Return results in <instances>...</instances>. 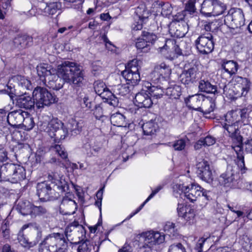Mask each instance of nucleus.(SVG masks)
<instances>
[{
  "label": "nucleus",
  "mask_w": 252,
  "mask_h": 252,
  "mask_svg": "<svg viewBox=\"0 0 252 252\" xmlns=\"http://www.w3.org/2000/svg\"><path fill=\"white\" fill-rule=\"evenodd\" d=\"M138 18L137 22L132 25V28L133 31L141 30L143 27V23L146 22L149 17L150 13L145 4H142L138 6L135 11Z\"/></svg>",
  "instance_id": "6ab92c4d"
},
{
  "label": "nucleus",
  "mask_w": 252,
  "mask_h": 252,
  "mask_svg": "<svg viewBox=\"0 0 252 252\" xmlns=\"http://www.w3.org/2000/svg\"><path fill=\"white\" fill-rule=\"evenodd\" d=\"M163 229L166 234L172 238H176L179 234L178 230L176 228L175 224L171 222H166Z\"/></svg>",
  "instance_id": "a18cd8bd"
},
{
  "label": "nucleus",
  "mask_w": 252,
  "mask_h": 252,
  "mask_svg": "<svg viewBox=\"0 0 252 252\" xmlns=\"http://www.w3.org/2000/svg\"><path fill=\"white\" fill-rule=\"evenodd\" d=\"M26 111L21 110L14 111L9 113L7 116V121L9 124L13 126H16L22 123Z\"/></svg>",
  "instance_id": "a878e982"
},
{
  "label": "nucleus",
  "mask_w": 252,
  "mask_h": 252,
  "mask_svg": "<svg viewBox=\"0 0 252 252\" xmlns=\"http://www.w3.org/2000/svg\"><path fill=\"white\" fill-rule=\"evenodd\" d=\"M195 43L197 50L202 54H208L214 50V43L212 35L210 33L207 36H199L195 40Z\"/></svg>",
  "instance_id": "f3484780"
},
{
  "label": "nucleus",
  "mask_w": 252,
  "mask_h": 252,
  "mask_svg": "<svg viewBox=\"0 0 252 252\" xmlns=\"http://www.w3.org/2000/svg\"><path fill=\"white\" fill-rule=\"evenodd\" d=\"M85 230L84 227L79 222L74 220L70 223L65 228L64 237L65 239L69 241L70 243L76 245L82 240L85 236Z\"/></svg>",
  "instance_id": "1a4fd4ad"
},
{
  "label": "nucleus",
  "mask_w": 252,
  "mask_h": 252,
  "mask_svg": "<svg viewBox=\"0 0 252 252\" xmlns=\"http://www.w3.org/2000/svg\"><path fill=\"white\" fill-rule=\"evenodd\" d=\"M134 88V86L127 82L125 84H120L117 86L116 93L122 96L126 95L133 91Z\"/></svg>",
  "instance_id": "c03bdc74"
},
{
  "label": "nucleus",
  "mask_w": 252,
  "mask_h": 252,
  "mask_svg": "<svg viewBox=\"0 0 252 252\" xmlns=\"http://www.w3.org/2000/svg\"><path fill=\"white\" fill-rule=\"evenodd\" d=\"M61 7V4L59 2H53L50 4L45 8L46 12L50 15L55 14L57 10H59Z\"/></svg>",
  "instance_id": "bf43d9fd"
},
{
  "label": "nucleus",
  "mask_w": 252,
  "mask_h": 252,
  "mask_svg": "<svg viewBox=\"0 0 252 252\" xmlns=\"http://www.w3.org/2000/svg\"><path fill=\"white\" fill-rule=\"evenodd\" d=\"M227 118L229 122L234 121L240 124L247 125L252 119V108L248 106L243 108H238L228 112Z\"/></svg>",
  "instance_id": "f8f14e48"
},
{
  "label": "nucleus",
  "mask_w": 252,
  "mask_h": 252,
  "mask_svg": "<svg viewBox=\"0 0 252 252\" xmlns=\"http://www.w3.org/2000/svg\"><path fill=\"white\" fill-rule=\"evenodd\" d=\"M74 189L76 191V195L78 198V203L80 204H84L85 203V198H84V192L83 191L82 188L77 186L74 184H72ZM73 195L68 192L66 194L65 196L63 198L62 200V204H66L71 202H72L75 205H77V203L75 202V200H73Z\"/></svg>",
  "instance_id": "393cba45"
},
{
  "label": "nucleus",
  "mask_w": 252,
  "mask_h": 252,
  "mask_svg": "<svg viewBox=\"0 0 252 252\" xmlns=\"http://www.w3.org/2000/svg\"><path fill=\"white\" fill-rule=\"evenodd\" d=\"M77 247L78 252H98L99 245L96 243H91L89 241H85L82 243L79 242Z\"/></svg>",
  "instance_id": "c9c22d12"
},
{
  "label": "nucleus",
  "mask_w": 252,
  "mask_h": 252,
  "mask_svg": "<svg viewBox=\"0 0 252 252\" xmlns=\"http://www.w3.org/2000/svg\"><path fill=\"white\" fill-rule=\"evenodd\" d=\"M205 242V239L203 236L200 238L194 248L193 250H191V252H202V248Z\"/></svg>",
  "instance_id": "e2e57ef3"
},
{
  "label": "nucleus",
  "mask_w": 252,
  "mask_h": 252,
  "mask_svg": "<svg viewBox=\"0 0 252 252\" xmlns=\"http://www.w3.org/2000/svg\"><path fill=\"white\" fill-rule=\"evenodd\" d=\"M135 103L139 107L150 108L153 102L148 91L142 90L135 96Z\"/></svg>",
  "instance_id": "4be33fe9"
},
{
  "label": "nucleus",
  "mask_w": 252,
  "mask_h": 252,
  "mask_svg": "<svg viewBox=\"0 0 252 252\" xmlns=\"http://www.w3.org/2000/svg\"><path fill=\"white\" fill-rule=\"evenodd\" d=\"M216 104L214 99L203 96L199 111L204 115L210 114L214 110Z\"/></svg>",
  "instance_id": "2f4dec72"
},
{
  "label": "nucleus",
  "mask_w": 252,
  "mask_h": 252,
  "mask_svg": "<svg viewBox=\"0 0 252 252\" xmlns=\"http://www.w3.org/2000/svg\"><path fill=\"white\" fill-rule=\"evenodd\" d=\"M202 0H189L186 6V10L190 14L194 13L197 7H200Z\"/></svg>",
  "instance_id": "864d4df0"
},
{
  "label": "nucleus",
  "mask_w": 252,
  "mask_h": 252,
  "mask_svg": "<svg viewBox=\"0 0 252 252\" xmlns=\"http://www.w3.org/2000/svg\"><path fill=\"white\" fill-rule=\"evenodd\" d=\"M197 172L202 180L207 182H210L213 180L212 171L207 161H202L198 164Z\"/></svg>",
  "instance_id": "5701e85b"
},
{
  "label": "nucleus",
  "mask_w": 252,
  "mask_h": 252,
  "mask_svg": "<svg viewBox=\"0 0 252 252\" xmlns=\"http://www.w3.org/2000/svg\"><path fill=\"white\" fill-rule=\"evenodd\" d=\"M13 79L17 81L18 85L23 89L30 90L31 88L32 84L31 81L24 76L21 75L15 76L13 78Z\"/></svg>",
  "instance_id": "603ef678"
},
{
  "label": "nucleus",
  "mask_w": 252,
  "mask_h": 252,
  "mask_svg": "<svg viewBox=\"0 0 252 252\" xmlns=\"http://www.w3.org/2000/svg\"><path fill=\"white\" fill-rule=\"evenodd\" d=\"M146 87L148 89V92L150 95L151 97H153L156 98H160L164 93L163 89L158 86H151V84L147 83Z\"/></svg>",
  "instance_id": "37998d69"
},
{
  "label": "nucleus",
  "mask_w": 252,
  "mask_h": 252,
  "mask_svg": "<svg viewBox=\"0 0 252 252\" xmlns=\"http://www.w3.org/2000/svg\"><path fill=\"white\" fill-rule=\"evenodd\" d=\"M141 62L137 59L129 61L126 66V69L123 71L122 74L124 78L130 84L133 86L137 85L140 81V63Z\"/></svg>",
  "instance_id": "9d476101"
},
{
  "label": "nucleus",
  "mask_w": 252,
  "mask_h": 252,
  "mask_svg": "<svg viewBox=\"0 0 252 252\" xmlns=\"http://www.w3.org/2000/svg\"><path fill=\"white\" fill-rule=\"evenodd\" d=\"M141 36L143 37L148 43L150 44V47H151L157 39V36L155 34L146 31L142 32Z\"/></svg>",
  "instance_id": "4d7b16f0"
},
{
  "label": "nucleus",
  "mask_w": 252,
  "mask_h": 252,
  "mask_svg": "<svg viewBox=\"0 0 252 252\" xmlns=\"http://www.w3.org/2000/svg\"><path fill=\"white\" fill-rule=\"evenodd\" d=\"M158 126L155 120H151L142 126L143 133L145 135H152L155 134L158 129Z\"/></svg>",
  "instance_id": "58836bf2"
},
{
  "label": "nucleus",
  "mask_w": 252,
  "mask_h": 252,
  "mask_svg": "<svg viewBox=\"0 0 252 252\" xmlns=\"http://www.w3.org/2000/svg\"><path fill=\"white\" fill-rule=\"evenodd\" d=\"M225 24L231 26L232 29L238 28L245 24L244 15L240 8L230 9L224 17Z\"/></svg>",
  "instance_id": "4468645a"
},
{
  "label": "nucleus",
  "mask_w": 252,
  "mask_h": 252,
  "mask_svg": "<svg viewBox=\"0 0 252 252\" xmlns=\"http://www.w3.org/2000/svg\"><path fill=\"white\" fill-rule=\"evenodd\" d=\"M26 115H24L22 125L24 129L29 131L33 128L35 123L32 117L27 112H26Z\"/></svg>",
  "instance_id": "49530a36"
},
{
  "label": "nucleus",
  "mask_w": 252,
  "mask_h": 252,
  "mask_svg": "<svg viewBox=\"0 0 252 252\" xmlns=\"http://www.w3.org/2000/svg\"><path fill=\"white\" fill-rule=\"evenodd\" d=\"M102 38L105 43L106 48L111 52H115L116 51V47L113 45L111 41L108 39L107 36L105 35H103Z\"/></svg>",
  "instance_id": "69168bd1"
},
{
  "label": "nucleus",
  "mask_w": 252,
  "mask_h": 252,
  "mask_svg": "<svg viewBox=\"0 0 252 252\" xmlns=\"http://www.w3.org/2000/svg\"><path fill=\"white\" fill-rule=\"evenodd\" d=\"M32 41V36L27 34H24L16 37L13 40V43L17 47L20 46L22 48H25L31 45Z\"/></svg>",
  "instance_id": "4c0bfd02"
},
{
  "label": "nucleus",
  "mask_w": 252,
  "mask_h": 252,
  "mask_svg": "<svg viewBox=\"0 0 252 252\" xmlns=\"http://www.w3.org/2000/svg\"><path fill=\"white\" fill-rule=\"evenodd\" d=\"M45 126H43V130L51 138H54L56 142L64 139L67 135V129L63 126V123L57 119L51 120L44 128Z\"/></svg>",
  "instance_id": "6e6552de"
},
{
  "label": "nucleus",
  "mask_w": 252,
  "mask_h": 252,
  "mask_svg": "<svg viewBox=\"0 0 252 252\" xmlns=\"http://www.w3.org/2000/svg\"><path fill=\"white\" fill-rule=\"evenodd\" d=\"M193 206H180V207L177 208L178 215L180 217L183 218L189 223L193 222L195 216Z\"/></svg>",
  "instance_id": "cd10ccee"
},
{
  "label": "nucleus",
  "mask_w": 252,
  "mask_h": 252,
  "mask_svg": "<svg viewBox=\"0 0 252 252\" xmlns=\"http://www.w3.org/2000/svg\"><path fill=\"white\" fill-rule=\"evenodd\" d=\"M139 247L145 251H151L165 241V235L158 231L150 230L139 234Z\"/></svg>",
  "instance_id": "39448f33"
},
{
  "label": "nucleus",
  "mask_w": 252,
  "mask_h": 252,
  "mask_svg": "<svg viewBox=\"0 0 252 252\" xmlns=\"http://www.w3.org/2000/svg\"><path fill=\"white\" fill-rule=\"evenodd\" d=\"M234 81L237 83L234 87L235 89H239L238 96H246L250 89L251 82L246 78L236 76L234 78Z\"/></svg>",
  "instance_id": "b1692460"
},
{
  "label": "nucleus",
  "mask_w": 252,
  "mask_h": 252,
  "mask_svg": "<svg viewBox=\"0 0 252 252\" xmlns=\"http://www.w3.org/2000/svg\"><path fill=\"white\" fill-rule=\"evenodd\" d=\"M199 71L197 64L193 63L189 67L185 66L184 70L179 76L180 81L185 85L193 83L199 78Z\"/></svg>",
  "instance_id": "dca6fc26"
},
{
  "label": "nucleus",
  "mask_w": 252,
  "mask_h": 252,
  "mask_svg": "<svg viewBox=\"0 0 252 252\" xmlns=\"http://www.w3.org/2000/svg\"><path fill=\"white\" fill-rule=\"evenodd\" d=\"M135 46L138 50L144 53L149 52L151 49L150 44L148 43L141 36L136 39Z\"/></svg>",
  "instance_id": "09e8293b"
},
{
  "label": "nucleus",
  "mask_w": 252,
  "mask_h": 252,
  "mask_svg": "<svg viewBox=\"0 0 252 252\" xmlns=\"http://www.w3.org/2000/svg\"><path fill=\"white\" fill-rule=\"evenodd\" d=\"M159 49L163 56L170 60H173L182 54L181 50L173 39H167L164 46L159 47Z\"/></svg>",
  "instance_id": "2eb2a0df"
},
{
  "label": "nucleus",
  "mask_w": 252,
  "mask_h": 252,
  "mask_svg": "<svg viewBox=\"0 0 252 252\" xmlns=\"http://www.w3.org/2000/svg\"><path fill=\"white\" fill-rule=\"evenodd\" d=\"M168 252H187L185 247L180 243L174 244L169 247Z\"/></svg>",
  "instance_id": "052dcab7"
},
{
  "label": "nucleus",
  "mask_w": 252,
  "mask_h": 252,
  "mask_svg": "<svg viewBox=\"0 0 252 252\" xmlns=\"http://www.w3.org/2000/svg\"><path fill=\"white\" fill-rule=\"evenodd\" d=\"M67 247V243L63 233H53L40 244L39 252H63Z\"/></svg>",
  "instance_id": "7ed1b4c3"
},
{
  "label": "nucleus",
  "mask_w": 252,
  "mask_h": 252,
  "mask_svg": "<svg viewBox=\"0 0 252 252\" xmlns=\"http://www.w3.org/2000/svg\"><path fill=\"white\" fill-rule=\"evenodd\" d=\"M203 237L205 239L206 242L210 243V244L215 243L220 240V237L219 236H216L213 234H205L203 235Z\"/></svg>",
  "instance_id": "680f3d73"
},
{
  "label": "nucleus",
  "mask_w": 252,
  "mask_h": 252,
  "mask_svg": "<svg viewBox=\"0 0 252 252\" xmlns=\"http://www.w3.org/2000/svg\"><path fill=\"white\" fill-rule=\"evenodd\" d=\"M37 73L43 84L55 90L61 89L64 82L80 86L84 80V73L80 65L75 62L64 61L57 69L46 63L36 67Z\"/></svg>",
  "instance_id": "f257e3e1"
},
{
  "label": "nucleus",
  "mask_w": 252,
  "mask_h": 252,
  "mask_svg": "<svg viewBox=\"0 0 252 252\" xmlns=\"http://www.w3.org/2000/svg\"><path fill=\"white\" fill-rule=\"evenodd\" d=\"M48 179L54 184L61 192H65L68 189V185L65 180L63 175H61L57 172H51L48 174Z\"/></svg>",
  "instance_id": "412c9836"
},
{
  "label": "nucleus",
  "mask_w": 252,
  "mask_h": 252,
  "mask_svg": "<svg viewBox=\"0 0 252 252\" xmlns=\"http://www.w3.org/2000/svg\"><path fill=\"white\" fill-rule=\"evenodd\" d=\"M171 73V69L168 65L164 63L157 64L151 74L152 79L155 82H158L161 79L165 80L169 78Z\"/></svg>",
  "instance_id": "a211bd4d"
},
{
  "label": "nucleus",
  "mask_w": 252,
  "mask_h": 252,
  "mask_svg": "<svg viewBox=\"0 0 252 252\" xmlns=\"http://www.w3.org/2000/svg\"><path fill=\"white\" fill-rule=\"evenodd\" d=\"M101 148V143L95 139L91 140L89 143L84 145V149L88 157L95 156L100 151Z\"/></svg>",
  "instance_id": "c85d7f7f"
},
{
  "label": "nucleus",
  "mask_w": 252,
  "mask_h": 252,
  "mask_svg": "<svg viewBox=\"0 0 252 252\" xmlns=\"http://www.w3.org/2000/svg\"><path fill=\"white\" fill-rule=\"evenodd\" d=\"M51 191V187L46 182L39 183L37 185V194L40 200L45 202L50 199L49 194Z\"/></svg>",
  "instance_id": "bb28decb"
},
{
  "label": "nucleus",
  "mask_w": 252,
  "mask_h": 252,
  "mask_svg": "<svg viewBox=\"0 0 252 252\" xmlns=\"http://www.w3.org/2000/svg\"><path fill=\"white\" fill-rule=\"evenodd\" d=\"M189 141V139L186 137L181 138L175 140L172 143V147L174 148L175 151H183L185 149Z\"/></svg>",
  "instance_id": "de8ad7c7"
},
{
  "label": "nucleus",
  "mask_w": 252,
  "mask_h": 252,
  "mask_svg": "<svg viewBox=\"0 0 252 252\" xmlns=\"http://www.w3.org/2000/svg\"><path fill=\"white\" fill-rule=\"evenodd\" d=\"M219 90H221V93H223L225 94L226 97L231 99L235 97V95L236 96H238V94L239 93V90L236 91V93H235V91L231 88H230L229 86H224L222 89H219Z\"/></svg>",
  "instance_id": "6e6d98bb"
},
{
  "label": "nucleus",
  "mask_w": 252,
  "mask_h": 252,
  "mask_svg": "<svg viewBox=\"0 0 252 252\" xmlns=\"http://www.w3.org/2000/svg\"><path fill=\"white\" fill-rule=\"evenodd\" d=\"M174 189H177L190 202H194L198 197H202L203 199L209 200L210 199L209 191L202 188L196 183H190L189 184L183 183L177 184L174 187Z\"/></svg>",
  "instance_id": "20e7f679"
},
{
  "label": "nucleus",
  "mask_w": 252,
  "mask_h": 252,
  "mask_svg": "<svg viewBox=\"0 0 252 252\" xmlns=\"http://www.w3.org/2000/svg\"><path fill=\"white\" fill-rule=\"evenodd\" d=\"M225 121L221 123L223 128L227 132L232 141L231 147L235 152L237 157V164L242 169L245 168L244 156L242 146V137L240 134L239 122H229L227 120V114L225 116Z\"/></svg>",
  "instance_id": "f03ea898"
},
{
  "label": "nucleus",
  "mask_w": 252,
  "mask_h": 252,
  "mask_svg": "<svg viewBox=\"0 0 252 252\" xmlns=\"http://www.w3.org/2000/svg\"><path fill=\"white\" fill-rule=\"evenodd\" d=\"M17 105L19 107L27 110L34 109L35 101L33 98L26 95H21L17 100Z\"/></svg>",
  "instance_id": "7c9ffc66"
},
{
  "label": "nucleus",
  "mask_w": 252,
  "mask_h": 252,
  "mask_svg": "<svg viewBox=\"0 0 252 252\" xmlns=\"http://www.w3.org/2000/svg\"><path fill=\"white\" fill-rule=\"evenodd\" d=\"M222 68L229 75L235 74L238 70V64L233 61H224L221 65Z\"/></svg>",
  "instance_id": "a19ab883"
},
{
  "label": "nucleus",
  "mask_w": 252,
  "mask_h": 252,
  "mask_svg": "<svg viewBox=\"0 0 252 252\" xmlns=\"http://www.w3.org/2000/svg\"><path fill=\"white\" fill-rule=\"evenodd\" d=\"M188 31L189 26L185 22H173L169 27V31L171 35L177 38L184 37Z\"/></svg>",
  "instance_id": "aec40b11"
},
{
  "label": "nucleus",
  "mask_w": 252,
  "mask_h": 252,
  "mask_svg": "<svg viewBox=\"0 0 252 252\" xmlns=\"http://www.w3.org/2000/svg\"><path fill=\"white\" fill-rule=\"evenodd\" d=\"M15 209L22 215L25 216L31 215L32 217L38 214L40 210V206H16Z\"/></svg>",
  "instance_id": "72a5a7b5"
},
{
  "label": "nucleus",
  "mask_w": 252,
  "mask_h": 252,
  "mask_svg": "<svg viewBox=\"0 0 252 252\" xmlns=\"http://www.w3.org/2000/svg\"><path fill=\"white\" fill-rule=\"evenodd\" d=\"M165 93L171 98L177 99L181 94V88L178 85H171L166 89Z\"/></svg>",
  "instance_id": "79ce46f5"
},
{
  "label": "nucleus",
  "mask_w": 252,
  "mask_h": 252,
  "mask_svg": "<svg viewBox=\"0 0 252 252\" xmlns=\"http://www.w3.org/2000/svg\"><path fill=\"white\" fill-rule=\"evenodd\" d=\"M103 107L102 104H98L95 106L94 114L97 119H99L103 116Z\"/></svg>",
  "instance_id": "0e129e2a"
},
{
  "label": "nucleus",
  "mask_w": 252,
  "mask_h": 252,
  "mask_svg": "<svg viewBox=\"0 0 252 252\" xmlns=\"http://www.w3.org/2000/svg\"><path fill=\"white\" fill-rule=\"evenodd\" d=\"M15 164L6 163L2 165L0 168V179L1 180L10 182V178L14 170Z\"/></svg>",
  "instance_id": "473e14b6"
},
{
  "label": "nucleus",
  "mask_w": 252,
  "mask_h": 252,
  "mask_svg": "<svg viewBox=\"0 0 252 252\" xmlns=\"http://www.w3.org/2000/svg\"><path fill=\"white\" fill-rule=\"evenodd\" d=\"M237 161V159L236 160L237 166H228L226 171L219 177L218 181L221 186L229 188L235 187L240 178L239 170H241L242 174L246 172V167L245 166V168L242 169L239 167Z\"/></svg>",
  "instance_id": "423d86ee"
},
{
  "label": "nucleus",
  "mask_w": 252,
  "mask_h": 252,
  "mask_svg": "<svg viewBox=\"0 0 252 252\" xmlns=\"http://www.w3.org/2000/svg\"><path fill=\"white\" fill-rule=\"evenodd\" d=\"M53 150L57 153L62 159L66 160L67 159V153L65 151L63 146L61 145L56 144L52 147Z\"/></svg>",
  "instance_id": "13d9d810"
},
{
  "label": "nucleus",
  "mask_w": 252,
  "mask_h": 252,
  "mask_svg": "<svg viewBox=\"0 0 252 252\" xmlns=\"http://www.w3.org/2000/svg\"><path fill=\"white\" fill-rule=\"evenodd\" d=\"M17 239L19 242L23 247L28 249L34 247L37 243L35 241L29 242L28 239L26 237L22 231L19 232L17 236Z\"/></svg>",
  "instance_id": "8fccbe9b"
},
{
  "label": "nucleus",
  "mask_w": 252,
  "mask_h": 252,
  "mask_svg": "<svg viewBox=\"0 0 252 252\" xmlns=\"http://www.w3.org/2000/svg\"><path fill=\"white\" fill-rule=\"evenodd\" d=\"M83 122L81 121L78 122L75 120H71L69 124L68 128L70 131L74 134L79 133L81 130Z\"/></svg>",
  "instance_id": "5fc2aeb1"
},
{
  "label": "nucleus",
  "mask_w": 252,
  "mask_h": 252,
  "mask_svg": "<svg viewBox=\"0 0 252 252\" xmlns=\"http://www.w3.org/2000/svg\"><path fill=\"white\" fill-rule=\"evenodd\" d=\"M32 97L35 101L37 109L41 110L45 106H50L57 101V98L46 88L37 87L32 92Z\"/></svg>",
  "instance_id": "0eeeda50"
},
{
  "label": "nucleus",
  "mask_w": 252,
  "mask_h": 252,
  "mask_svg": "<svg viewBox=\"0 0 252 252\" xmlns=\"http://www.w3.org/2000/svg\"><path fill=\"white\" fill-rule=\"evenodd\" d=\"M204 146H210L214 144L216 142L215 138L211 136H207L205 138L202 139Z\"/></svg>",
  "instance_id": "338daca9"
},
{
  "label": "nucleus",
  "mask_w": 252,
  "mask_h": 252,
  "mask_svg": "<svg viewBox=\"0 0 252 252\" xmlns=\"http://www.w3.org/2000/svg\"><path fill=\"white\" fill-rule=\"evenodd\" d=\"M158 11L163 17L170 16L172 11V7L171 4L168 3H161L158 7Z\"/></svg>",
  "instance_id": "3c124183"
},
{
  "label": "nucleus",
  "mask_w": 252,
  "mask_h": 252,
  "mask_svg": "<svg viewBox=\"0 0 252 252\" xmlns=\"http://www.w3.org/2000/svg\"><path fill=\"white\" fill-rule=\"evenodd\" d=\"M14 168L12 173L10 182L12 183H17L23 180L26 178V171L25 168L18 164H15Z\"/></svg>",
  "instance_id": "f704fd0d"
},
{
  "label": "nucleus",
  "mask_w": 252,
  "mask_h": 252,
  "mask_svg": "<svg viewBox=\"0 0 252 252\" xmlns=\"http://www.w3.org/2000/svg\"><path fill=\"white\" fill-rule=\"evenodd\" d=\"M201 13L206 16H218L226 10L225 5L219 0H204L201 1Z\"/></svg>",
  "instance_id": "9b49d317"
},
{
  "label": "nucleus",
  "mask_w": 252,
  "mask_h": 252,
  "mask_svg": "<svg viewBox=\"0 0 252 252\" xmlns=\"http://www.w3.org/2000/svg\"><path fill=\"white\" fill-rule=\"evenodd\" d=\"M94 89L96 94L99 95L104 102H107L113 107L117 106L119 101L117 97L106 87L105 84L100 80L96 81L94 83Z\"/></svg>",
  "instance_id": "ddd939ff"
},
{
  "label": "nucleus",
  "mask_w": 252,
  "mask_h": 252,
  "mask_svg": "<svg viewBox=\"0 0 252 252\" xmlns=\"http://www.w3.org/2000/svg\"><path fill=\"white\" fill-rule=\"evenodd\" d=\"M111 124L117 126L125 127L127 125L125 117L120 113L113 114L110 117Z\"/></svg>",
  "instance_id": "ea45409f"
},
{
  "label": "nucleus",
  "mask_w": 252,
  "mask_h": 252,
  "mask_svg": "<svg viewBox=\"0 0 252 252\" xmlns=\"http://www.w3.org/2000/svg\"><path fill=\"white\" fill-rule=\"evenodd\" d=\"M198 88L201 92L206 93L218 94L221 93V90H219L216 86L212 85L208 81L201 80L199 83Z\"/></svg>",
  "instance_id": "e433bc0d"
},
{
  "label": "nucleus",
  "mask_w": 252,
  "mask_h": 252,
  "mask_svg": "<svg viewBox=\"0 0 252 252\" xmlns=\"http://www.w3.org/2000/svg\"><path fill=\"white\" fill-rule=\"evenodd\" d=\"M203 96L200 94L189 96V98L185 99V102L190 109L199 111Z\"/></svg>",
  "instance_id": "c756f323"
},
{
  "label": "nucleus",
  "mask_w": 252,
  "mask_h": 252,
  "mask_svg": "<svg viewBox=\"0 0 252 252\" xmlns=\"http://www.w3.org/2000/svg\"><path fill=\"white\" fill-rule=\"evenodd\" d=\"M245 151L252 155V138L247 139L244 144Z\"/></svg>",
  "instance_id": "774afa93"
}]
</instances>
